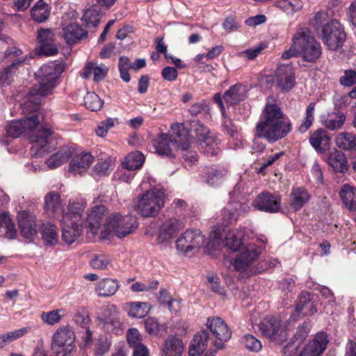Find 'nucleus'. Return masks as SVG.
I'll list each match as a JSON object with an SVG mask.
<instances>
[{
	"label": "nucleus",
	"instance_id": "obj_1",
	"mask_svg": "<svg viewBox=\"0 0 356 356\" xmlns=\"http://www.w3.org/2000/svg\"><path fill=\"white\" fill-rule=\"evenodd\" d=\"M21 106L23 113L29 116L10 123L7 127L8 135L15 138L24 134L33 144L32 148L35 149V154L42 155V152H49L48 144L51 131L40 124L43 120L42 115L38 109L33 110L32 103L25 99Z\"/></svg>",
	"mask_w": 356,
	"mask_h": 356
},
{
	"label": "nucleus",
	"instance_id": "obj_2",
	"mask_svg": "<svg viewBox=\"0 0 356 356\" xmlns=\"http://www.w3.org/2000/svg\"><path fill=\"white\" fill-rule=\"evenodd\" d=\"M292 130V123L282 111L276 101L268 97L255 127V135L275 143L286 136Z\"/></svg>",
	"mask_w": 356,
	"mask_h": 356
},
{
	"label": "nucleus",
	"instance_id": "obj_3",
	"mask_svg": "<svg viewBox=\"0 0 356 356\" xmlns=\"http://www.w3.org/2000/svg\"><path fill=\"white\" fill-rule=\"evenodd\" d=\"M64 70L62 63H51L42 65L35 73L37 83L29 90L25 99L32 103V109H38L40 97L50 95Z\"/></svg>",
	"mask_w": 356,
	"mask_h": 356
},
{
	"label": "nucleus",
	"instance_id": "obj_4",
	"mask_svg": "<svg viewBox=\"0 0 356 356\" xmlns=\"http://www.w3.org/2000/svg\"><path fill=\"white\" fill-rule=\"evenodd\" d=\"M174 138L168 134L161 133L152 140L156 152L160 155L170 156L176 147L181 150H187L191 147V139L188 131L183 124H175L171 126Z\"/></svg>",
	"mask_w": 356,
	"mask_h": 356
},
{
	"label": "nucleus",
	"instance_id": "obj_5",
	"mask_svg": "<svg viewBox=\"0 0 356 356\" xmlns=\"http://www.w3.org/2000/svg\"><path fill=\"white\" fill-rule=\"evenodd\" d=\"M85 207L83 202L69 201L67 213L60 219L62 238L67 244L73 243L82 232Z\"/></svg>",
	"mask_w": 356,
	"mask_h": 356
},
{
	"label": "nucleus",
	"instance_id": "obj_6",
	"mask_svg": "<svg viewBox=\"0 0 356 356\" xmlns=\"http://www.w3.org/2000/svg\"><path fill=\"white\" fill-rule=\"evenodd\" d=\"M164 204L163 191L154 188L138 196L135 209L143 217H154L164 207Z\"/></svg>",
	"mask_w": 356,
	"mask_h": 356
},
{
	"label": "nucleus",
	"instance_id": "obj_7",
	"mask_svg": "<svg viewBox=\"0 0 356 356\" xmlns=\"http://www.w3.org/2000/svg\"><path fill=\"white\" fill-rule=\"evenodd\" d=\"M103 228L106 235L114 234L122 238L137 228V222L136 218L131 216H122L115 212L106 217Z\"/></svg>",
	"mask_w": 356,
	"mask_h": 356
},
{
	"label": "nucleus",
	"instance_id": "obj_8",
	"mask_svg": "<svg viewBox=\"0 0 356 356\" xmlns=\"http://www.w3.org/2000/svg\"><path fill=\"white\" fill-rule=\"evenodd\" d=\"M298 41L300 55L308 62H314L321 54V47L315 38L312 35L307 28H300L296 33Z\"/></svg>",
	"mask_w": 356,
	"mask_h": 356
},
{
	"label": "nucleus",
	"instance_id": "obj_9",
	"mask_svg": "<svg viewBox=\"0 0 356 356\" xmlns=\"http://www.w3.org/2000/svg\"><path fill=\"white\" fill-rule=\"evenodd\" d=\"M74 332L67 326L60 327L52 337L51 349L56 356H68L74 349Z\"/></svg>",
	"mask_w": 356,
	"mask_h": 356
},
{
	"label": "nucleus",
	"instance_id": "obj_10",
	"mask_svg": "<svg viewBox=\"0 0 356 356\" xmlns=\"http://www.w3.org/2000/svg\"><path fill=\"white\" fill-rule=\"evenodd\" d=\"M204 242V236L199 229H188L177 239L176 248L180 253L188 255L197 251Z\"/></svg>",
	"mask_w": 356,
	"mask_h": 356
},
{
	"label": "nucleus",
	"instance_id": "obj_11",
	"mask_svg": "<svg viewBox=\"0 0 356 356\" xmlns=\"http://www.w3.org/2000/svg\"><path fill=\"white\" fill-rule=\"evenodd\" d=\"M323 43L332 51L337 50L343 46L346 40V33L341 24L332 19L322 29Z\"/></svg>",
	"mask_w": 356,
	"mask_h": 356
},
{
	"label": "nucleus",
	"instance_id": "obj_12",
	"mask_svg": "<svg viewBox=\"0 0 356 356\" xmlns=\"http://www.w3.org/2000/svg\"><path fill=\"white\" fill-rule=\"evenodd\" d=\"M262 334L277 343L286 341L288 330L282 325L280 316H271L264 318L260 323Z\"/></svg>",
	"mask_w": 356,
	"mask_h": 356
},
{
	"label": "nucleus",
	"instance_id": "obj_13",
	"mask_svg": "<svg viewBox=\"0 0 356 356\" xmlns=\"http://www.w3.org/2000/svg\"><path fill=\"white\" fill-rule=\"evenodd\" d=\"M207 325L210 332L216 338V340L212 341V346L210 347V350L213 353L224 348L225 342L232 337V332L225 321L219 317H215L208 318Z\"/></svg>",
	"mask_w": 356,
	"mask_h": 356
},
{
	"label": "nucleus",
	"instance_id": "obj_14",
	"mask_svg": "<svg viewBox=\"0 0 356 356\" xmlns=\"http://www.w3.org/2000/svg\"><path fill=\"white\" fill-rule=\"evenodd\" d=\"M260 254V250L254 244L247 245L236 257L231 261L235 270L240 272L246 270L254 262H255Z\"/></svg>",
	"mask_w": 356,
	"mask_h": 356
},
{
	"label": "nucleus",
	"instance_id": "obj_15",
	"mask_svg": "<svg viewBox=\"0 0 356 356\" xmlns=\"http://www.w3.org/2000/svg\"><path fill=\"white\" fill-rule=\"evenodd\" d=\"M213 341L211 338L209 333L206 330H202L194 336L192 340L189 355L191 356H199L203 353L208 348V350L204 356H213L216 352L210 350L212 346L211 342Z\"/></svg>",
	"mask_w": 356,
	"mask_h": 356
},
{
	"label": "nucleus",
	"instance_id": "obj_16",
	"mask_svg": "<svg viewBox=\"0 0 356 356\" xmlns=\"http://www.w3.org/2000/svg\"><path fill=\"white\" fill-rule=\"evenodd\" d=\"M252 206L259 211L276 213L280 209L281 199L270 193L262 192L253 201Z\"/></svg>",
	"mask_w": 356,
	"mask_h": 356
},
{
	"label": "nucleus",
	"instance_id": "obj_17",
	"mask_svg": "<svg viewBox=\"0 0 356 356\" xmlns=\"http://www.w3.org/2000/svg\"><path fill=\"white\" fill-rule=\"evenodd\" d=\"M22 51L15 47L9 49L6 54V58L13 60L12 63L5 68L0 74V81L10 84L13 75L15 74L19 67H23L24 59L19 58Z\"/></svg>",
	"mask_w": 356,
	"mask_h": 356
},
{
	"label": "nucleus",
	"instance_id": "obj_18",
	"mask_svg": "<svg viewBox=\"0 0 356 356\" xmlns=\"http://www.w3.org/2000/svg\"><path fill=\"white\" fill-rule=\"evenodd\" d=\"M17 219L22 235L27 239H33L36 235L38 226L35 216L30 211H22L18 213Z\"/></svg>",
	"mask_w": 356,
	"mask_h": 356
},
{
	"label": "nucleus",
	"instance_id": "obj_19",
	"mask_svg": "<svg viewBox=\"0 0 356 356\" xmlns=\"http://www.w3.org/2000/svg\"><path fill=\"white\" fill-rule=\"evenodd\" d=\"M37 39L41 54L49 56L57 54L58 48L54 43L55 34L51 29H41L38 31Z\"/></svg>",
	"mask_w": 356,
	"mask_h": 356
},
{
	"label": "nucleus",
	"instance_id": "obj_20",
	"mask_svg": "<svg viewBox=\"0 0 356 356\" xmlns=\"http://www.w3.org/2000/svg\"><path fill=\"white\" fill-rule=\"evenodd\" d=\"M44 208L49 216L60 220L63 219L67 213V207L64 208L60 197L56 193H49L45 195Z\"/></svg>",
	"mask_w": 356,
	"mask_h": 356
},
{
	"label": "nucleus",
	"instance_id": "obj_21",
	"mask_svg": "<svg viewBox=\"0 0 356 356\" xmlns=\"http://www.w3.org/2000/svg\"><path fill=\"white\" fill-rule=\"evenodd\" d=\"M275 76L276 85L283 92L289 91L295 86V74L291 66H280Z\"/></svg>",
	"mask_w": 356,
	"mask_h": 356
},
{
	"label": "nucleus",
	"instance_id": "obj_22",
	"mask_svg": "<svg viewBox=\"0 0 356 356\" xmlns=\"http://www.w3.org/2000/svg\"><path fill=\"white\" fill-rule=\"evenodd\" d=\"M328 341L325 332H318L314 339L305 347L299 356H321L327 348Z\"/></svg>",
	"mask_w": 356,
	"mask_h": 356
},
{
	"label": "nucleus",
	"instance_id": "obj_23",
	"mask_svg": "<svg viewBox=\"0 0 356 356\" xmlns=\"http://www.w3.org/2000/svg\"><path fill=\"white\" fill-rule=\"evenodd\" d=\"M185 227V222L181 219L170 218L165 220L161 227L158 241L159 243L170 241Z\"/></svg>",
	"mask_w": 356,
	"mask_h": 356
},
{
	"label": "nucleus",
	"instance_id": "obj_24",
	"mask_svg": "<svg viewBox=\"0 0 356 356\" xmlns=\"http://www.w3.org/2000/svg\"><path fill=\"white\" fill-rule=\"evenodd\" d=\"M61 35L68 44H75L88 35V33L76 22L70 23L62 28Z\"/></svg>",
	"mask_w": 356,
	"mask_h": 356
},
{
	"label": "nucleus",
	"instance_id": "obj_25",
	"mask_svg": "<svg viewBox=\"0 0 356 356\" xmlns=\"http://www.w3.org/2000/svg\"><path fill=\"white\" fill-rule=\"evenodd\" d=\"M93 156L89 152H81L71 160L69 165L70 171L74 175H82L86 172L93 162Z\"/></svg>",
	"mask_w": 356,
	"mask_h": 356
},
{
	"label": "nucleus",
	"instance_id": "obj_26",
	"mask_svg": "<svg viewBox=\"0 0 356 356\" xmlns=\"http://www.w3.org/2000/svg\"><path fill=\"white\" fill-rule=\"evenodd\" d=\"M309 143L319 153H323L330 147V137L323 129L313 131L309 137Z\"/></svg>",
	"mask_w": 356,
	"mask_h": 356
},
{
	"label": "nucleus",
	"instance_id": "obj_27",
	"mask_svg": "<svg viewBox=\"0 0 356 356\" xmlns=\"http://www.w3.org/2000/svg\"><path fill=\"white\" fill-rule=\"evenodd\" d=\"M248 209L249 207L245 203L232 201L222 211V218L225 222H232L236 220L241 213L246 212Z\"/></svg>",
	"mask_w": 356,
	"mask_h": 356
},
{
	"label": "nucleus",
	"instance_id": "obj_28",
	"mask_svg": "<svg viewBox=\"0 0 356 356\" xmlns=\"http://www.w3.org/2000/svg\"><path fill=\"white\" fill-rule=\"evenodd\" d=\"M326 162L334 171L343 173L348 170V160L340 150L334 149L326 159Z\"/></svg>",
	"mask_w": 356,
	"mask_h": 356
},
{
	"label": "nucleus",
	"instance_id": "obj_29",
	"mask_svg": "<svg viewBox=\"0 0 356 356\" xmlns=\"http://www.w3.org/2000/svg\"><path fill=\"white\" fill-rule=\"evenodd\" d=\"M334 142L338 148L356 153V134L348 131L340 132L335 136Z\"/></svg>",
	"mask_w": 356,
	"mask_h": 356
},
{
	"label": "nucleus",
	"instance_id": "obj_30",
	"mask_svg": "<svg viewBox=\"0 0 356 356\" xmlns=\"http://www.w3.org/2000/svg\"><path fill=\"white\" fill-rule=\"evenodd\" d=\"M108 73V68L104 65H98L95 63H88L83 71L81 72V76L88 79L93 74V81L99 82L103 80Z\"/></svg>",
	"mask_w": 356,
	"mask_h": 356
},
{
	"label": "nucleus",
	"instance_id": "obj_31",
	"mask_svg": "<svg viewBox=\"0 0 356 356\" xmlns=\"http://www.w3.org/2000/svg\"><path fill=\"white\" fill-rule=\"evenodd\" d=\"M106 209L103 205L96 206L91 209L87 216V222L93 234H97L102 225V222L105 216Z\"/></svg>",
	"mask_w": 356,
	"mask_h": 356
},
{
	"label": "nucleus",
	"instance_id": "obj_32",
	"mask_svg": "<svg viewBox=\"0 0 356 356\" xmlns=\"http://www.w3.org/2000/svg\"><path fill=\"white\" fill-rule=\"evenodd\" d=\"M247 89L242 84H236L223 95V99L229 105H234L243 101L246 97Z\"/></svg>",
	"mask_w": 356,
	"mask_h": 356
},
{
	"label": "nucleus",
	"instance_id": "obj_33",
	"mask_svg": "<svg viewBox=\"0 0 356 356\" xmlns=\"http://www.w3.org/2000/svg\"><path fill=\"white\" fill-rule=\"evenodd\" d=\"M339 197L349 210H356V187L348 184L341 186L339 191Z\"/></svg>",
	"mask_w": 356,
	"mask_h": 356
},
{
	"label": "nucleus",
	"instance_id": "obj_34",
	"mask_svg": "<svg viewBox=\"0 0 356 356\" xmlns=\"http://www.w3.org/2000/svg\"><path fill=\"white\" fill-rule=\"evenodd\" d=\"M123 308L129 316L138 318L145 317L151 309L149 304L145 302H127Z\"/></svg>",
	"mask_w": 356,
	"mask_h": 356
},
{
	"label": "nucleus",
	"instance_id": "obj_35",
	"mask_svg": "<svg viewBox=\"0 0 356 356\" xmlns=\"http://www.w3.org/2000/svg\"><path fill=\"white\" fill-rule=\"evenodd\" d=\"M103 316L99 317V320L106 325H111L114 329H118L121 326V321L118 309L114 305L104 307L102 308Z\"/></svg>",
	"mask_w": 356,
	"mask_h": 356
},
{
	"label": "nucleus",
	"instance_id": "obj_36",
	"mask_svg": "<svg viewBox=\"0 0 356 356\" xmlns=\"http://www.w3.org/2000/svg\"><path fill=\"white\" fill-rule=\"evenodd\" d=\"M73 150L68 147H63L60 150L50 156L47 160V166L54 169L65 163L72 155Z\"/></svg>",
	"mask_w": 356,
	"mask_h": 356
},
{
	"label": "nucleus",
	"instance_id": "obj_37",
	"mask_svg": "<svg viewBox=\"0 0 356 356\" xmlns=\"http://www.w3.org/2000/svg\"><path fill=\"white\" fill-rule=\"evenodd\" d=\"M119 289L117 280L105 278L100 280L95 289L99 296L108 297L114 295Z\"/></svg>",
	"mask_w": 356,
	"mask_h": 356
},
{
	"label": "nucleus",
	"instance_id": "obj_38",
	"mask_svg": "<svg viewBox=\"0 0 356 356\" xmlns=\"http://www.w3.org/2000/svg\"><path fill=\"white\" fill-rule=\"evenodd\" d=\"M50 7L44 0L37 1L31 10V17L39 23L44 22L49 17Z\"/></svg>",
	"mask_w": 356,
	"mask_h": 356
},
{
	"label": "nucleus",
	"instance_id": "obj_39",
	"mask_svg": "<svg viewBox=\"0 0 356 356\" xmlns=\"http://www.w3.org/2000/svg\"><path fill=\"white\" fill-rule=\"evenodd\" d=\"M291 196V207L295 211L300 210L310 198L308 192L302 187L293 188Z\"/></svg>",
	"mask_w": 356,
	"mask_h": 356
},
{
	"label": "nucleus",
	"instance_id": "obj_40",
	"mask_svg": "<svg viewBox=\"0 0 356 356\" xmlns=\"http://www.w3.org/2000/svg\"><path fill=\"white\" fill-rule=\"evenodd\" d=\"M42 238L46 245H54L58 243V234L57 227L49 222L42 223L39 228Z\"/></svg>",
	"mask_w": 356,
	"mask_h": 356
},
{
	"label": "nucleus",
	"instance_id": "obj_41",
	"mask_svg": "<svg viewBox=\"0 0 356 356\" xmlns=\"http://www.w3.org/2000/svg\"><path fill=\"white\" fill-rule=\"evenodd\" d=\"M183 351L184 344L179 339L172 336L165 341L163 348L165 356H181Z\"/></svg>",
	"mask_w": 356,
	"mask_h": 356
},
{
	"label": "nucleus",
	"instance_id": "obj_42",
	"mask_svg": "<svg viewBox=\"0 0 356 356\" xmlns=\"http://www.w3.org/2000/svg\"><path fill=\"white\" fill-rule=\"evenodd\" d=\"M346 120L345 115L339 111L328 113L323 120L324 127L331 131L340 129Z\"/></svg>",
	"mask_w": 356,
	"mask_h": 356
},
{
	"label": "nucleus",
	"instance_id": "obj_43",
	"mask_svg": "<svg viewBox=\"0 0 356 356\" xmlns=\"http://www.w3.org/2000/svg\"><path fill=\"white\" fill-rule=\"evenodd\" d=\"M245 228H240L230 231L225 238V245L232 251H237L243 244L245 236Z\"/></svg>",
	"mask_w": 356,
	"mask_h": 356
},
{
	"label": "nucleus",
	"instance_id": "obj_44",
	"mask_svg": "<svg viewBox=\"0 0 356 356\" xmlns=\"http://www.w3.org/2000/svg\"><path fill=\"white\" fill-rule=\"evenodd\" d=\"M296 311L298 314H302L303 316L312 315L316 312L315 306L311 301L310 296L308 293L303 292L300 294L296 306Z\"/></svg>",
	"mask_w": 356,
	"mask_h": 356
},
{
	"label": "nucleus",
	"instance_id": "obj_45",
	"mask_svg": "<svg viewBox=\"0 0 356 356\" xmlns=\"http://www.w3.org/2000/svg\"><path fill=\"white\" fill-rule=\"evenodd\" d=\"M144 161L145 156L139 151H134L127 155L122 165L129 170H136L142 167Z\"/></svg>",
	"mask_w": 356,
	"mask_h": 356
},
{
	"label": "nucleus",
	"instance_id": "obj_46",
	"mask_svg": "<svg viewBox=\"0 0 356 356\" xmlns=\"http://www.w3.org/2000/svg\"><path fill=\"white\" fill-rule=\"evenodd\" d=\"M275 4L287 15H293L302 8V3L300 0H278Z\"/></svg>",
	"mask_w": 356,
	"mask_h": 356
},
{
	"label": "nucleus",
	"instance_id": "obj_47",
	"mask_svg": "<svg viewBox=\"0 0 356 356\" xmlns=\"http://www.w3.org/2000/svg\"><path fill=\"white\" fill-rule=\"evenodd\" d=\"M316 103L311 102L307 107L305 116L301 124L298 127V131L303 134L308 131L314 121V111Z\"/></svg>",
	"mask_w": 356,
	"mask_h": 356
},
{
	"label": "nucleus",
	"instance_id": "obj_48",
	"mask_svg": "<svg viewBox=\"0 0 356 356\" xmlns=\"http://www.w3.org/2000/svg\"><path fill=\"white\" fill-rule=\"evenodd\" d=\"M65 315V311L63 309L52 310L48 312H42L41 314L42 321L49 325H54L58 323L61 318Z\"/></svg>",
	"mask_w": 356,
	"mask_h": 356
},
{
	"label": "nucleus",
	"instance_id": "obj_49",
	"mask_svg": "<svg viewBox=\"0 0 356 356\" xmlns=\"http://www.w3.org/2000/svg\"><path fill=\"white\" fill-rule=\"evenodd\" d=\"M203 152L207 155L213 156L219 152V140L211 136L200 144Z\"/></svg>",
	"mask_w": 356,
	"mask_h": 356
},
{
	"label": "nucleus",
	"instance_id": "obj_50",
	"mask_svg": "<svg viewBox=\"0 0 356 356\" xmlns=\"http://www.w3.org/2000/svg\"><path fill=\"white\" fill-rule=\"evenodd\" d=\"M81 20L88 28H95L99 24L100 15L94 9H88L84 12Z\"/></svg>",
	"mask_w": 356,
	"mask_h": 356
},
{
	"label": "nucleus",
	"instance_id": "obj_51",
	"mask_svg": "<svg viewBox=\"0 0 356 356\" xmlns=\"http://www.w3.org/2000/svg\"><path fill=\"white\" fill-rule=\"evenodd\" d=\"M84 102L86 108L92 111L99 110L103 105L102 100L95 92H88L84 97Z\"/></svg>",
	"mask_w": 356,
	"mask_h": 356
},
{
	"label": "nucleus",
	"instance_id": "obj_52",
	"mask_svg": "<svg viewBox=\"0 0 356 356\" xmlns=\"http://www.w3.org/2000/svg\"><path fill=\"white\" fill-rule=\"evenodd\" d=\"M220 233L216 230L212 231L207 240L205 241V250L204 252L207 254H211L220 245Z\"/></svg>",
	"mask_w": 356,
	"mask_h": 356
},
{
	"label": "nucleus",
	"instance_id": "obj_53",
	"mask_svg": "<svg viewBox=\"0 0 356 356\" xmlns=\"http://www.w3.org/2000/svg\"><path fill=\"white\" fill-rule=\"evenodd\" d=\"M90 266L95 270H106L111 265L110 259L104 254H96L90 261Z\"/></svg>",
	"mask_w": 356,
	"mask_h": 356
},
{
	"label": "nucleus",
	"instance_id": "obj_54",
	"mask_svg": "<svg viewBox=\"0 0 356 356\" xmlns=\"http://www.w3.org/2000/svg\"><path fill=\"white\" fill-rule=\"evenodd\" d=\"M241 343L250 351L258 352L262 347L261 341L252 334L244 335L241 339Z\"/></svg>",
	"mask_w": 356,
	"mask_h": 356
},
{
	"label": "nucleus",
	"instance_id": "obj_55",
	"mask_svg": "<svg viewBox=\"0 0 356 356\" xmlns=\"http://www.w3.org/2000/svg\"><path fill=\"white\" fill-rule=\"evenodd\" d=\"M127 339L129 344L133 348L144 346L142 343V336L136 328H130L128 330Z\"/></svg>",
	"mask_w": 356,
	"mask_h": 356
},
{
	"label": "nucleus",
	"instance_id": "obj_56",
	"mask_svg": "<svg viewBox=\"0 0 356 356\" xmlns=\"http://www.w3.org/2000/svg\"><path fill=\"white\" fill-rule=\"evenodd\" d=\"M210 109L209 104L206 100H202L192 104L188 111L192 115H197L201 113L209 114Z\"/></svg>",
	"mask_w": 356,
	"mask_h": 356
},
{
	"label": "nucleus",
	"instance_id": "obj_57",
	"mask_svg": "<svg viewBox=\"0 0 356 356\" xmlns=\"http://www.w3.org/2000/svg\"><path fill=\"white\" fill-rule=\"evenodd\" d=\"M193 131L195 132V137L197 138V140L200 143L205 141L207 138L210 137V132L207 127L204 125L196 122L193 126Z\"/></svg>",
	"mask_w": 356,
	"mask_h": 356
},
{
	"label": "nucleus",
	"instance_id": "obj_58",
	"mask_svg": "<svg viewBox=\"0 0 356 356\" xmlns=\"http://www.w3.org/2000/svg\"><path fill=\"white\" fill-rule=\"evenodd\" d=\"M293 43L290 48L284 51L282 54V58L284 60L289 59L292 57L297 56L298 54H300L298 45L300 44V42L298 41V37H296V33L293 36L292 38Z\"/></svg>",
	"mask_w": 356,
	"mask_h": 356
},
{
	"label": "nucleus",
	"instance_id": "obj_59",
	"mask_svg": "<svg viewBox=\"0 0 356 356\" xmlns=\"http://www.w3.org/2000/svg\"><path fill=\"white\" fill-rule=\"evenodd\" d=\"M111 345V342L108 338L100 337L95 349V356H102L104 353H107Z\"/></svg>",
	"mask_w": 356,
	"mask_h": 356
},
{
	"label": "nucleus",
	"instance_id": "obj_60",
	"mask_svg": "<svg viewBox=\"0 0 356 356\" xmlns=\"http://www.w3.org/2000/svg\"><path fill=\"white\" fill-rule=\"evenodd\" d=\"M112 166L110 160L99 161L94 166V171L99 175H106Z\"/></svg>",
	"mask_w": 356,
	"mask_h": 356
},
{
	"label": "nucleus",
	"instance_id": "obj_61",
	"mask_svg": "<svg viewBox=\"0 0 356 356\" xmlns=\"http://www.w3.org/2000/svg\"><path fill=\"white\" fill-rule=\"evenodd\" d=\"M340 83L345 86H351L356 83V72L346 70L344 74L340 78Z\"/></svg>",
	"mask_w": 356,
	"mask_h": 356
},
{
	"label": "nucleus",
	"instance_id": "obj_62",
	"mask_svg": "<svg viewBox=\"0 0 356 356\" xmlns=\"http://www.w3.org/2000/svg\"><path fill=\"white\" fill-rule=\"evenodd\" d=\"M330 22V20L329 21L327 13L320 11L316 13L312 23L313 26H315L316 28H319L321 26H323V28L325 24Z\"/></svg>",
	"mask_w": 356,
	"mask_h": 356
},
{
	"label": "nucleus",
	"instance_id": "obj_63",
	"mask_svg": "<svg viewBox=\"0 0 356 356\" xmlns=\"http://www.w3.org/2000/svg\"><path fill=\"white\" fill-rule=\"evenodd\" d=\"M146 331L151 334H157L159 332V323L155 318L149 317L145 320Z\"/></svg>",
	"mask_w": 356,
	"mask_h": 356
},
{
	"label": "nucleus",
	"instance_id": "obj_64",
	"mask_svg": "<svg viewBox=\"0 0 356 356\" xmlns=\"http://www.w3.org/2000/svg\"><path fill=\"white\" fill-rule=\"evenodd\" d=\"M207 181L209 184L213 185L217 184L218 181L221 180L223 177L222 171L218 169H208L207 172Z\"/></svg>",
	"mask_w": 356,
	"mask_h": 356
}]
</instances>
